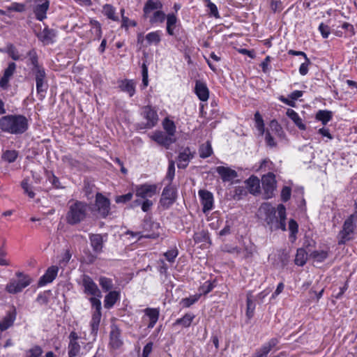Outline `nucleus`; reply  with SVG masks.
Instances as JSON below:
<instances>
[{
	"label": "nucleus",
	"mask_w": 357,
	"mask_h": 357,
	"mask_svg": "<svg viewBox=\"0 0 357 357\" xmlns=\"http://www.w3.org/2000/svg\"><path fill=\"white\" fill-rule=\"evenodd\" d=\"M102 13L109 20L115 22L119 21V17L116 15V9L110 4H105L103 6Z\"/></svg>",
	"instance_id": "nucleus-44"
},
{
	"label": "nucleus",
	"mask_w": 357,
	"mask_h": 357,
	"mask_svg": "<svg viewBox=\"0 0 357 357\" xmlns=\"http://www.w3.org/2000/svg\"><path fill=\"white\" fill-rule=\"evenodd\" d=\"M43 352L40 346L35 345L26 351V357H40Z\"/></svg>",
	"instance_id": "nucleus-63"
},
{
	"label": "nucleus",
	"mask_w": 357,
	"mask_h": 357,
	"mask_svg": "<svg viewBox=\"0 0 357 357\" xmlns=\"http://www.w3.org/2000/svg\"><path fill=\"white\" fill-rule=\"evenodd\" d=\"M59 267L57 266H51L49 267L45 273L38 280V286L43 287L46 284L51 283L57 276L59 272Z\"/></svg>",
	"instance_id": "nucleus-20"
},
{
	"label": "nucleus",
	"mask_w": 357,
	"mask_h": 357,
	"mask_svg": "<svg viewBox=\"0 0 357 357\" xmlns=\"http://www.w3.org/2000/svg\"><path fill=\"white\" fill-rule=\"evenodd\" d=\"M166 17L167 15L163 11L160 10H156L152 14V15H149V22L151 24L162 23L165 20Z\"/></svg>",
	"instance_id": "nucleus-45"
},
{
	"label": "nucleus",
	"mask_w": 357,
	"mask_h": 357,
	"mask_svg": "<svg viewBox=\"0 0 357 357\" xmlns=\"http://www.w3.org/2000/svg\"><path fill=\"white\" fill-rule=\"evenodd\" d=\"M195 318V315L192 312L185 313L182 317L177 319L174 323V326L180 325L183 328H189Z\"/></svg>",
	"instance_id": "nucleus-35"
},
{
	"label": "nucleus",
	"mask_w": 357,
	"mask_h": 357,
	"mask_svg": "<svg viewBox=\"0 0 357 357\" xmlns=\"http://www.w3.org/2000/svg\"><path fill=\"white\" fill-rule=\"evenodd\" d=\"M142 115L146 120L145 128H152L155 127L159 120L157 110L151 105H146L142 108Z\"/></svg>",
	"instance_id": "nucleus-13"
},
{
	"label": "nucleus",
	"mask_w": 357,
	"mask_h": 357,
	"mask_svg": "<svg viewBox=\"0 0 357 357\" xmlns=\"http://www.w3.org/2000/svg\"><path fill=\"white\" fill-rule=\"evenodd\" d=\"M103 236L100 234H90L89 240L93 251L96 254H100L102 251L103 243L106 241L103 239Z\"/></svg>",
	"instance_id": "nucleus-26"
},
{
	"label": "nucleus",
	"mask_w": 357,
	"mask_h": 357,
	"mask_svg": "<svg viewBox=\"0 0 357 357\" xmlns=\"http://www.w3.org/2000/svg\"><path fill=\"white\" fill-rule=\"evenodd\" d=\"M161 31H151L146 35V40L149 45H158L161 41Z\"/></svg>",
	"instance_id": "nucleus-39"
},
{
	"label": "nucleus",
	"mask_w": 357,
	"mask_h": 357,
	"mask_svg": "<svg viewBox=\"0 0 357 357\" xmlns=\"http://www.w3.org/2000/svg\"><path fill=\"white\" fill-rule=\"evenodd\" d=\"M120 292L118 291H110L105 296L104 307L106 309H111L117 301L120 299Z\"/></svg>",
	"instance_id": "nucleus-31"
},
{
	"label": "nucleus",
	"mask_w": 357,
	"mask_h": 357,
	"mask_svg": "<svg viewBox=\"0 0 357 357\" xmlns=\"http://www.w3.org/2000/svg\"><path fill=\"white\" fill-rule=\"evenodd\" d=\"M195 93L201 101H206L209 97V90L205 82L196 80Z\"/></svg>",
	"instance_id": "nucleus-25"
},
{
	"label": "nucleus",
	"mask_w": 357,
	"mask_h": 357,
	"mask_svg": "<svg viewBox=\"0 0 357 357\" xmlns=\"http://www.w3.org/2000/svg\"><path fill=\"white\" fill-rule=\"evenodd\" d=\"M246 305H247L246 316L248 317V319H251L254 315L255 304L252 300V295L250 291L248 292L247 294Z\"/></svg>",
	"instance_id": "nucleus-47"
},
{
	"label": "nucleus",
	"mask_w": 357,
	"mask_h": 357,
	"mask_svg": "<svg viewBox=\"0 0 357 357\" xmlns=\"http://www.w3.org/2000/svg\"><path fill=\"white\" fill-rule=\"evenodd\" d=\"M260 210L264 213V221L271 230H286V208L280 204L275 208L270 203L261 205Z\"/></svg>",
	"instance_id": "nucleus-2"
},
{
	"label": "nucleus",
	"mask_w": 357,
	"mask_h": 357,
	"mask_svg": "<svg viewBox=\"0 0 357 357\" xmlns=\"http://www.w3.org/2000/svg\"><path fill=\"white\" fill-rule=\"evenodd\" d=\"M215 172L220 175L224 182H229L238 176L237 172L228 167L218 166Z\"/></svg>",
	"instance_id": "nucleus-24"
},
{
	"label": "nucleus",
	"mask_w": 357,
	"mask_h": 357,
	"mask_svg": "<svg viewBox=\"0 0 357 357\" xmlns=\"http://www.w3.org/2000/svg\"><path fill=\"white\" fill-rule=\"evenodd\" d=\"M47 179L52 184V185L56 189L64 188L59 181V178L56 177L54 174L52 172L47 173Z\"/></svg>",
	"instance_id": "nucleus-53"
},
{
	"label": "nucleus",
	"mask_w": 357,
	"mask_h": 357,
	"mask_svg": "<svg viewBox=\"0 0 357 357\" xmlns=\"http://www.w3.org/2000/svg\"><path fill=\"white\" fill-rule=\"evenodd\" d=\"M95 208L98 215L102 218H107L110 213V201L102 193L97 192L95 199Z\"/></svg>",
	"instance_id": "nucleus-11"
},
{
	"label": "nucleus",
	"mask_w": 357,
	"mask_h": 357,
	"mask_svg": "<svg viewBox=\"0 0 357 357\" xmlns=\"http://www.w3.org/2000/svg\"><path fill=\"white\" fill-rule=\"evenodd\" d=\"M89 213L86 203L76 200L68 206L66 215V221L70 225H75L84 221Z\"/></svg>",
	"instance_id": "nucleus-4"
},
{
	"label": "nucleus",
	"mask_w": 357,
	"mask_h": 357,
	"mask_svg": "<svg viewBox=\"0 0 357 357\" xmlns=\"http://www.w3.org/2000/svg\"><path fill=\"white\" fill-rule=\"evenodd\" d=\"M18 156V152L15 150H7L3 154V158L4 160L9 163L13 162L16 160Z\"/></svg>",
	"instance_id": "nucleus-58"
},
{
	"label": "nucleus",
	"mask_w": 357,
	"mask_h": 357,
	"mask_svg": "<svg viewBox=\"0 0 357 357\" xmlns=\"http://www.w3.org/2000/svg\"><path fill=\"white\" fill-rule=\"evenodd\" d=\"M6 9L9 12L23 13L26 10V6L24 3L13 2L10 6H7Z\"/></svg>",
	"instance_id": "nucleus-60"
},
{
	"label": "nucleus",
	"mask_w": 357,
	"mask_h": 357,
	"mask_svg": "<svg viewBox=\"0 0 357 357\" xmlns=\"http://www.w3.org/2000/svg\"><path fill=\"white\" fill-rule=\"evenodd\" d=\"M269 127L271 131L273 132L278 137H282L284 135V132L281 125L278 122L277 120L273 119L269 123Z\"/></svg>",
	"instance_id": "nucleus-54"
},
{
	"label": "nucleus",
	"mask_w": 357,
	"mask_h": 357,
	"mask_svg": "<svg viewBox=\"0 0 357 357\" xmlns=\"http://www.w3.org/2000/svg\"><path fill=\"white\" fill-rule=\"evenodd\" d=\"M215 287V280H206L203 283L202 285L199 288V291H200L201 296L202 294L206 295L209 292H211Z\"/></svg>",
	"instance_id": "nucleus-50"
},
{
	"label": "nucleus",
	"mask_w": 357,
	"mask_h": 357,
	"mask_svg": "<svg viewBox=\"0 0 357 357\" xmlns=\"http://www.w3.org/2000/svg\"><path fill=\"white\" fill-rule=\"evenodd\" d=\"M356 229L354 215H349L344 222L342 229L340 231V240L339 244L345 243L354 238V231Z\"/></svg>",
	"instance_id": "nucleus-5"
},
{
	"label": "nucleus",
	"mask_w": 357,
	"mask_h": 357,
	"mask_svg": "<svg viewBox=\"0 0 357 357\" xmlns=\"http://www.w3.org/2000/svg\"><path fill=\"white\" fill-rule=\"evenodd\" d=\"M50 3V0H35L33 13L37 20L43 22L47 18Z\"/></svg>",
	"instance_id": "nucleus-16"
},
{
	"label": "nucleus",
	"mask_w": 357,
	"mask_h": 357,
	"mask_svg": "<svg viewBox=\"0 0 357 357\" xmlns=\"http://www.w3.org/2000/svg\"><path fill=\"white\" fill-rule=\"evenodd\" d=\"M278 343V338H271L268 342L263 344L260 348L257 349L252 357H267L268 354Z\"/></svg>",
	"instance_id": "nucleus-19"
},
{
	"label": "nucleus",
	"mask_w": 357,
	"mask_h": 357,
	"mask_svg": "<svg viewBox=\"0 0 357 357\" xmlns=\"http://www.w3.org/2000/svg\"><path fill=\"white\" fill-rule=\"evenodd\" d=\"M50 291H45L38 294L36 298V302L40 305H47L50 300Z\"/></svg>",
	"instance_id": "nucleus-59"
},
{
	"label": "nucleus",
	"mask_w": 357,
	"mask_h": 357,
	"mask_svg": "<svg viewBox=\"0 0 357 357\" xmlns=\"http://www.w3.org/2000/svg\"><path fill=\"white\" fill-rule=\"evenodd\" d=\"M201 294L191 295L189 297L183 298L180 301V305L183 308H188L196 303L200 298Z\"/></svg>",
	"instance_id": "nucleus-40"
},
{
	"label": "nucleus",
	"mask_w": 357,
	"mask_h": 357,
	"mask_svg": "<svg viewBox=\"0 0 357 357\" xmlns=\"http://www.w3.org/2000/svg\"><path fill=\"white\" fill-rule=\"evenodd\" d=\"M57 33L56 30L45 26L41 31L36 34V36L44 45H50L56 42Z\"/></svg>",
	"instance_id": "nucleus-18"
},
{
	"label": "nucleus",
	"mask_w": 357,
	"mask_h": 357,
	"mask_svg": "<svg viewBox=\"0 0 357 357\" xmlns=\"http://www.w3.org/2000/svg\"><path fill=\"white\" fill-rule=\"evenodd\" d=\"M16 66L15 63L10 62L8 67L4 70L3 75L0 79V87L2 89H8L9 80L15 72Z\"/></svg>",
	"instance_id": "nucleus-22"
},
{
	"label": "nucleus",
	"mask_w": 357,
	"mask_h": 357,
	"mask_svg": "<svg viewBox=\"0 0 357 357\" xmlns=\"http://www.w3.org/2000/svg\"><path fill=\"white\" fill-rule=\"evenodd\" d=\"M275 175L273 172H268L261 177L262 188L264 191V196L266 199L271 198L276 189Z\"/></svg>",
	"instance_id": "nucleus-10"
},
{
	"label": "nucleus",
	"mask_w": 357,
	"mask_h": 357,
	"mask_svg": "<svg viewBox=\"0 0 357 357\" xmlns=\"http://www.w3.org/2000/svg\"><path fill=\"white\" fill-rule=\"evenodd\" d=\"M175 176V162L174 160H169L167 172L165 178L169 181L171 185Z\"/></svg>",
	"instance_id": "nucleus-55"
},
{
	"label": "nucleus",
	"mask_w": 357,
	"mask_h": 357,
	"mask_svg": "<svg viewBox=\"0 0 357 357\" xmlns=\"http://www.w3.org/2000/svg\"><path fill=\"white\" fill-rule=\"evenodd\" d=\"M152 140L155 141L159 145H161L166 149H169L170 145L175 142V139L168 135L162 131H155L151 137Z\"/></svg>",
	"instance_id": "nucleus-21"
},
{
	"label": "nucleus",
	"mask_w": 357,
	"mask_h": 357,
	"mask_svg": "<svg viewBox=\"0 0 357 357\" xmlns=\"http://www.w3.org/2000/svg\"><path fill=\"white\" fill-rule=\"evenodd\" d=\"M98 282L104 292H109L113 289L114 283L111 278L105 276H100L98 278Z\"/></svg>",
	"instance_id": "nucleus-41"
},
{
	"label": "nucleus",
	"mask_w": 357,
	"mask_h": 357,
	"mask_svg": "<svg viewBox=\"0 0 357 357\" xmlns=\"http://www.w3.org/2000/svg\"><path fill=\"white\" fill-rule=\"evenodd\" d=\"M16 310L15 307L12 310L8 311L6 316L0 321V331H4L9 328L16 319Z\"/></svg>",
	"instance_id": "nucleus-27"
},
{
	"label": "nucleus",
	"mask_w": 357,
	"mask_h": 357,
	"mask_svg": "<svg viewBox=\"0 0 357 357\" xmlns=\"http://www.w3.org/2000/svg\"><path fill=\"white\" fill-rule=\"evenodd\" d=\"M328 256V253L326 250H314L310 253V257L317 262L324 261Z\"/></svg>",
	"instance_id": "nucleus-51"
},
{
	"label": "nucleus",
	"mask_w": 357,
	"mask_h": 357,
	"mask_svg": "<svg viewBox=\"0 0 357 357\" xmlns=\"http://www.w3.org/2000/svg\"><path fill=\"white\" fill-rule=\"evenodd\" d=\"M254 120L255 127L257 129L259 135L262 136L265 133V125L264 119L259 112H257L254 115Z\"/></svg>",
	"instance_id": "nucleus-46"
},
{
	"label": "nucleus",
	"mask_w": 357,
	"mask_h": 357,
	"mask_svg": "<svg viewBox=\"0 0 357 357\" xmlns=\"http://www.w3.org/2000/svg\"><path fill=\"white\" fill-rule=\"evenodd\" d=\"M159 228V223L153 222L150 219H145L142 224L143 230L142 231L143 234L139 236V238H157L160 235Z\"/></svg>",
	"instance_id": "nucleus-9"
},
{
	"label": "nucleus",
	"mask_w": 357,
	"mask_h": 357,
	"mask_svg": "<svg viewBox=\"0 0 357 357\" xmlns=\"http://www.w3.org/2000/svg\"><path fill=\"white\" fill-rule=\"evenodd\" d=\"M144 312L145 317L149 319L147 328H153L159 319L160 310L158 308L147 307L144 309Z\"/></svg>",
	"instance_id": "nucleus-29"
},
{
	"label": "nucleus",
	"mask_w": 357,
	"mask_h": 357,
	"mask_svg": "<svg viewBox=\"0 0 357 357\" xmlns=\"http://www.w3.org/2000/svg\"><path fill=\"white\" fill-rule=\"evenodd\" d=\"M29 57L27 65H31L30 73L36 81V92L40 100L45 97L48 89L47 73L45 68L39 63L38 56L35 49L32 48L27 53Z\"/></svg>",
	"instance_id": "nucleus-1"
},
{
	"label": "nucleus",
	"mask_w": 357,
	"mask_h": 357,
	"mask_svg": "<svg viewBox=\"0 0 357 357\" xmlns=\"http://www.w3.org/2000/svg\"><path fill=\"white\" fill-rule=\"evenodd\" d=\"M123 346L121 330L116 324L111 326L109 331V347L113 350L121 349Z\"/></svg>",
	"instance_id": "nucleus-14"
},
{
	"label": "nucleus",
	"mask_w": 357,
	"mask_h": 357,
	"mask_svg": "<svg viewBox=\"0 0 357 357\" xmlns=\"http://www.w3.org/2000/svg\"><path fill=\"white\" fill-rule=\"evenodd\" d=\"M289 238L294 241L296 238V234L298 231V225L296 220L291 219L289 221Z\"/></svg>",
	"instance_id": "nucleus-52"
},
{
	"label": "nucleus",
	"mask_w": 357,
	"mask_h": 357,
	"mask_svg": "<svg viewBox=\"0 0 357 357\" xmlns=\"http://www.w3.org/2000/svg\"><path fill=\"white\" fill-rule=\"evenodd\" d=\"M102 312H93L90 321L91 335L93 336V340L96 341L99 331L100 323L101 320Z\"/></svg>",
	"instance_id": "nucleus-30"
},
{
	"label": "nucleus",
	"mask_w": 357,
	"mask_h": 357,
	"mask_svg": "<svg viewBox=\"0 0 357 357\" xmlns=\"http://www.w3.org/2000/svg\"><path fill=\"white\" fill-rule=\"evenodd\" d=\"M80 345L78 342H73L69 343L68 349V357H76L80 351Z\"/></svg>",
	"instance_id": "nucleus-57"
},
{
	"label": "nucleus",
	"mask_w": 357,
	"mask_h": 357,
	"mask_svg": "<svg viewBox=\"0 0 357 357\" xmlns=\"http://www.w3.org/2000/svg\"><path fill=\"white\" fill-rule=\"evenodd\" d=\"M176 197V190L172 185L168 184L162 192L159 202L160 206L163 209L169 208L175 202Z\"/></svg>",
	"instance_id": "nucleus-7"
},
{
	"label": "nucleus",
	"mask_w": 357,
	"mask_h": 357,
	"mask_svg": "<svg viewBox=\"0 0 357 357\" xmlns=\"http://www.w3.org/2000/svg\"><path fill=\"white\" fill-rule=\"evenodd\" d=\"M178 255V251L176 248H174L171 250H168L167 252H165L163 254L166 260L168 261L169 263H174L176 258L177 257Z\"/></svg>",
	"instance_id": "nucleus-62"
},
{
	"label": "nucleus",
	"mask_w": 357,
	"mask_h": 357,
	"mask_svg": "<svg viewBox=\"0 0 357 357\" xmlns=\"http://www.w3.org/2000/svg\"><path fill=\"white\" fill-rule=\"evenodd\" d=\"M118 87L119 89L132 97L136 91V82L133 79H124L118 81Z\"/></svg>",
	"instance_id": "nucleus-23"
},
{
	"label": "nucleus",
	"mask_w": 357,
	"mask_h": 357,
	"mask_svg": "<svg viewBox=\"0 0 357 357\" xmlns=\"http://www.w3.org/2000/svg\"><path fill=\"white\" fill-rule=\"evenodd\" d=\"M163 4L160 0H147L143 8L144 17L148 18L153 10H160Z\"/></svg>",
	"instance_id": "nucleus-28"
},
{
	"label": "nucleus",
	"mask_w": 357,
	"mask_h": 357,
	"mask_svg": "<svg viewBox=\"0 0 357 357\" xmlns=\"http://www.w3.org/2000/svg\"><path fill=\"white\" fill-rule=\"evenodd\" d=\"M205 6L208 8V13L211 17L215 18H220V14L218 10L217 6L213 3L211 0H203Z\"/></svg>",
	"instance_id": "nucleus-48"
},
{
	"label": "nucleus",
	"mask_w": 357,
	"mask_h": 357,
	"mask_svg": "<svg viewBox=\"0 0 357 357\" xmlns=\"http://www.w3.org/2000/svg\"><path fill=\"white\" fill-rule=\"evenodd\" d=\"M159 187L158 184H150L145 183L144 184L137 185L135 186V195L143 199L151 198L157 195L159 192Z\"/></svg>",
	"instance_id": "nucleus-8"
},
{
	"label": "nucleus",
	"mask_w": 357,
	"mask_h": 357,
	"mask_svg": "<svg viewBox=\"0 0 357 357\" xmlns=\"http://www.w3.org/2000/svg\"><path fill=\"white\" fill-rule=\"evenodd\" d=\"M29 128L27 118L22 114H8L0 118V129L12 135H21Z\"/></svg>",
	"instance_id": "nucleus-3"
},
{
	"label": "nucleus",
	"mask_w": 357,
	"mask_h": 357,
	"mask_svg": "<svg viewBox=\"0 0 357 357\" xmlns=\"http://www.w3.org/2000/svg\"><path fill=\"white\" fill-rule=\"evenodd\" d=\"M81 284L83 287L84 294L91 296H97L98 298L102 297L101 291L89 275H83Z\"/></svg>",
	"instance_id": "nucleus-12"
},
{
	"label": "nucleus",
	"mask_w": 357,
	"mask_h": 357,
	"mask_svg": "<svg viewBox=\"0 0 357 357\" xmlns=\"http://www.w3.org/2000/svg\"><path fill=\"white\" fill-rule=\"evenodd\" d=\"M286 114L300 130H305L306 129V126L303 123L302 119L294 109H288Z\"/></svg>",
	"instance_id": "nucleus-34"
},
{
	"label": "nucleus",
	"mask_w": 357,
	"mask_h": 357,
	"mask_svg": "<svg viewBox=\"0 0 357 357\" xmlns=\"http://www.w3.org/2000/svg\"><path fill=\"white\" fill-rule=\"evenodd\" d=\"M273 163L268 158H265L261 160L259 169L260 171H269L273 169Z\"/></svg>",
	"instance_id": "nucleus-64"
},
{
	"label": "nucleus",
	"mask_w": 357,
	"mask_h": 357,
	"mask_svg": "<svg viewBox=\"0 0 357 357\" xmlns=\"http://www.w3.org/2000/svg\"><path fill=\"white\" fill-rule=\"evenodd\" d=\"M213 153V151L210 141H207L206 143L200 145L199 149V154L201 158H207L211 156Z\"/></svg>",
	"instance_id": "nucleus-37"
},
{
	"label": "nucleus",
	"mask_w": 357,
	"mask_h": 357,
	"mask_svg": "<svg viewBox=\"0 0 357 357\" xmlns=\"http://www.w3.org/2000/svg\"><path fill=\"white\" fill-rule=\"evenodd\" d=\"M333 118V112L329 110H319L315 116V119L321 121L323 125H326Z\"/></svg>",
	"instance_id": "nucleus-38"
},
{
	"label": "nucleus",
	"mask_w": 357,
	"mask_h": 357,
	"mask_svg": "<svg viewBox=\"0 0 357 357\" xmlns=\"http://www.w3.org/2000/svg\"><path fill=\"white\" fill-rule=\"evenodd\" d=\"M100 298H98L97 296H91L89 298V301L92 308L94 310L93 312H101L102 305Z\"/></svg>",
	"instance_id": "nucleus-61"
},
{
	"label": "nucleus",
	"mask_w": 357,
	"mask_h": 357,
	"mask_svg": "<svg viewBox=\"0 0 357 357\" xmlns=\"http://www.w3.org/2000/svg\"><path fill=\"white\" fill-rule=\"evenodd\" d=\"M195 152L192 151L190 148L187 146L182 149L177 157V167L178 169H184L188 166L190 160L195 157Z\"/></svg>",
	"instance_id": "nucleus-17"
},
{
	"label": "nucleus",
	"mask_w": 357,
	"mask_h": 357,
	"mask_svg": "<svg viewBox=\"0 0 357 357\" xmlns=\"http://www.w3.org/2000/svg\"><path fill=\"white\" fill-rule=\"evenodd\" d=\"M167 26L166 31L168 35H174V29L176 28V24L177 22V17L174 13H169L167 15Z\"/></svg>",
	"instance_id": "nucleus-36"
},
{
	"label": "nucleus",
	"mask_w": 357,
	"mask_h": 357,
	"mask_svg": "<svg viewBox=\"0 0 357 357\" xmlns=\"http://www.w3.org/2000/svg\"><path fill=\"white\" fill-rule=\"evenodd\" d=\"M162 127L168 135L172 137L174 136L176 128L173 121L165 118L162 121Z\"/></svg>",
	"instance_id": "nucleus-42"
},
{
	"label": "nucleus",
	"mask_w": 357,
	"mask_h": 357,
	"mask_svg": "<svg viewBox=\"0 0 357 357\" xmlns=\"http://www.w3.org/2000/svg\"><path fill=\"white\" fill-rule=\"evenodd\" d=\"M17 280H13L6 284V290L10 294H17L22 291L31 284V279L22 273H17Z\"/></svg>",
	"instance_id": "nucleus-6"
},
{
	"label": "nucleus",
	"mask_w": 357,
	"mask_h": 357,
	"mask_svg": "<svg viewBox=\"0 0 357 357\" xmlns=\"http://www.w3.org/2000/svg\"><path fill=\"white\" fill-rule=\"evenodd\" d=\"M194 241L195 243H209L210 242V236L208 231L202 230L200 231L196 232L194 234Z\"/></svg>",
	"instance_id": "nucleus-49"
},
{
	"label": "nucleus",
	"mask_w": 357,
	"mask_h": 357,
	"mask_svg": "<svg viewBox=\"0 0 357 357\" xmlns=\"http://www.w3.org/2000/svg\"><path fill=\"white\" fill-rule=\"evenodd\" d=\"M248 194V189L244 186H236L234 188L233 198L236 200H240Z\"/></svg>",
	"instance_id": "nucleus-56"
},
{
	"label": "nucleus",
	"mask_w": 357,
	"mask_h": 357,
	"mask_svg": "<svg viewBox=\"0 0 357 357\" xmlns=\"http://www.w3.org/2000/svg\"><path fill=\"white\" fill-rule=\"evenodd\" d=\"M198 195L202 206L203 213H207L213 210L214 206V198L213 193L206 190H199L198 191Z\"/></svg>",
	"instance_id": "nucleus-15"
},
{
	"label": "nucleus",
	"mask_w": 357,
	"mask_h": 357,
	"mask_svg": "<svg viewBox=\"0 0 357 357\" xmlns=\"http://www.w3.org/2000/svg\"><path fill=\"white\" fill-rule=\"evenodd\" d=\"M307 253L303 248H298L296 251V255L295 257V264L297 266H303L305 264L307 259Z\"/></svg>",
	"instance_id": "nucleus-43"
},
{
	"label": "nucleus",
	"mask_w": 357,
	"mask_h": 357,
	"mask_svg": "<svg viewBox=\"0 0 357 357\" xmlns=\"http://www.w3.org/2000/svg\"><path fill=\"white\" fill-rule=\"evenodd\" d=\"M247 189L252 194L256 195L260 192V181L255 176H251L247 181Z\"/></svg>",
	"instance_id": "nucleus-33"
},
{
	"label": "nucleus",
	"mask_w": 357,
	"mask_h": 357,
	"mask_svg": "<svg viewBox=\"0 0 357 357\" xmlns=\"http://www.w3.org/2000/svg\"><path fill=\"white\" fill-rule=\"evenodd\" d=\"M3 50V53H7L14 61H23L26 58V56L19 53L17 48L12 43H8Z\"/></svg>",
	"instance_id": "nucleus-32"
}]
</instances>
